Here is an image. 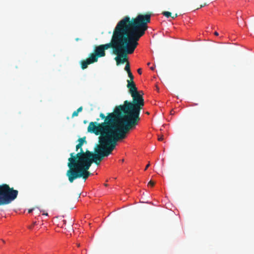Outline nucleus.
<instances>
[{"instance_id":"f257e3e1","label":"nucleus","mask_w":254,"mask_h":254,"mask_svg":"<svg viewBox=\"0 0 254 254\" xmlns=\"http://www.w3.org/2000/svg\"><path fill=\"white\" fill-rule=\"evenodd\" d=\"M151 15L149 12L140 14L132 19L125 16L116 25L111 42L96 47L94 52L91 53L88 58L81 61V68L85 69L88 65L97 62L99 58L105 56V51L111 48L117 55L115 58L117 65L126 63L127 55L133 53L138 44V41L148 29L147 23L150 22Z\"/></svg>"},{"instance_id":"f03ea898","label":"nucleus","mask_w":254,"mask_h":254,"mask_svg":"<svg viewBox=\"0 0 254 254\" xmlns=\"http://www.w3.org/2000/svg\"><path fill=\"white\" fill-rule=\"evenodd\" d=\"M144 105L130 103L126 100L123 105L116 107L113 112L107 113L106 116L101 113L99 116L104 122L101 124L97 122V125L117 141L125 139L127 134L138 125L140 112Z\"/></svg>"},{"instance_id":"7ed1b4c3","label":"nucleus","mask_w":254,"mask_h":254,"mask_svg":"<svg viewBox=\"0 0 254 254\" xmlns=\"http://www.w3.org/2000/svg\"><path fill=\"white\" fill-rule=\"evenodd\" d=\"M70 156L67 163L69 169L66 173L69 182L72 183L75 180L80 178H82L85 181L91 175L88 171L90 167L89 166V164L85 163L73 152L71 153Z\"/></svg>"},{"instance_id":"20e7f679","label":"nucleus","mask_w":254,"mask_h":254,"mask_svg":"<svg viewBox=\"0 0 254 254\" xmlns=\"http://www.w3.org/2000/svg\"><path fill=\"white\" fill-rule=\"evenodd\" d=\"M87 131L97 135H100L99 137V144L97 145V147L105 157H107L112 153L116 147L118 141L105 131L100 129L97 125V122H90L87 127Z\"/></svg>"},{"instance_id":"39448f33","label":"nucleus","mask_w":254,"mask_h":254,"mask_svg":"<svg viewBox=\"0 0 254 254\" xmlns=\"http://www.w3.org/2000/svg\"><path fill=\"white\" fill-rule=\"evenodd\" d=\"M18 190L10 188L8 185H0V206L10 203L17 197Z\"/></svg>"},{"instance_id":"423d86ee","label":"nucleus","mask_w":254,"mask_h":254,"mask_svg":"<svg viewBox=\"0 0 254 254\" xmlns=\"http://www.w3.org/2000/svg\"><path fill=\"white\" fill-rule=\"evenodd\" d=\"M127 73L129 79L127 80V87L128 89L129 93L132 98V100L131 102L130 101V103L144 105V99L142 95L138 92L135 83L133 81L134 76L133 74L131 72Z\"/></svg>"},{"instance_id":"0eeeda50","label":"nucleus","mask_w":254,"mask_h":254,"mask_svg":"<svg viewBox=\"0 0 254 254\" xmlns=\"http://www.w3.org/2000/svg\"><path fill=\"white\" fill-rule=\"evenodd\" d=\"M85 155L87 157H89L90 158L92 157L93 159H95L100 162H101L105 157L103 153L97 146L94 149V153L89 150H86L85 152Z\"/></svg>"},{"instance_id":"6e6552de","label":"nucleus","mask_w":254,"mask_h":254,"mask_svg":"<svg viewBox=\"0 0 254 254\" xmlns=\"http://www.w3.org/2000/svg\"><path fill=\"white\" fill-rule=\"evenodd\" d=\"M77 155V157H79L81 160H83V161L86 164H89V167L91 166L92 163H95L97 165H99L101 162L97 161V160L93 159L92 157H87L85 155V152H83L82 150H81V152H78L77 154H75Z\"/></svg>"},{"instance_id":"1a4fd4ad","label":"nucleus","mask_w":254,"mask_h":254,"mask_svg":"<svg viewBox=\"0 0 254 254\" xmlns=\"http://www.w3.org/2000/svg\"><path fill=\"white\" fill-rule=\"evenodd\" d=\"M126 62H127V64L125 67V70L127 71V73L131 72L129 62H127V60Z\"/></svg>"},{"instance_id":"9d476101","label":"nucleus","mask_w":254,"mask_h":254,"mask_svg":"<svg viewBox=\"0 0 254 254\" xmlns=\"http://www.w3.org/2000/svg\"><path fill=\"white\" fill-rule=\"evenodd\" d=\"M78 143L81 144L82 145L84 143H86L85 137L80 138L78 139Z\"/></svg>"},{"instance_id":"9b49d317","label":"nucleus","mask_w":254,"mask_h":254,"mask_svg":"<svg viewBox=\"0 0 254 254\" xmlns=\"http://www.w3.org/2000/svg\"><path fill=\"white\" fill-rule=\"evenodd\" d=\"M82 145H82V144H79V143H78V144H77V145H76V151H78V150L79 149H80V151H79V152H81V150H82L83 152H85L83 150V149H82Z\"/></svg>"},{"instance_id":"f8f14e48","label":"nucleus","mask_w":254,"mask_h":254,"mask_svg":"<svg viewBox=\"0 0 254 254\" xmlns=\"http://www.w3.org/2000/svg\"><path fill=\"white\" fill-rule=\"evenodd\" d=\"M162 14L167 18L171 16V12L169 11H164L162 12Z\"/></svg>"},{"instance_id":"ddd939ff","label":"nucleus","mask_w":254,"mask_h":254,"mask_svg":"<svg viewBox=\"0 0 254 254\" xmlns=\"http://www.w3.org/2000/svg\"><path fill=\"white\" fill-rule=\"evenodd\" d=\"M155 185V182L152 181H150L148 183V186H151V187H153Z\"/></svg>"},{"instance_id":"4468645a","label":"nucleus","mask_w":254,"mask_h":254,"mask_svg":"<svg viewBox=\"0 0 254 254\" xmlns=\"http://www.w3.org/2000/svg\"><path fill=\"white\" fill-rule=\"evenodd\" d=\"M78 115V113L77 112V111H75L73 112L72 114V117L77 116Z\"/></svg>"},{"instance_id":"2eb2a0df","label":"nucleus","mask_w":254,"mask_h":254,"mask_svg":"<svg viewBox=\"0 0 254 254\" xmlns=\"http://www.w3.org/2000/svg\"><path fill=\"white\" fill-rule=\"evenodd\" d=\"M82 110V107H80L79 108H78L77 109V110L76 111L79 113V112H81Z\"/></svg>"},{"instance_id":"dca6fc26","label":"nucleus","mask_w":254,"mask_h":254,"mask_svg":"<svg viewBox=\"0 0 254 254\" xmlns=\"http://www.w3.org/2000/svg\"><path fill=\"white\" fill-rule=\"evenodd\" d=\"M137 72L138 73V74H141V73H142V69L141 68H138L137 69Z\"/></svg>"},{"instance_id":"f3484780","label":"nucleus","mask_w":254,"mask_h":254,"mask_svg":"<svg viewBox=\"0 0 254 254\" xmlns=\"http://www.w3.org/2000/svg\"><path fill=\"white\" fill-rule=\"evenodd\" d=\"M158 139L159 141H162L163 140V136H159Z\"/></svg>"},{"instance_id":"a211bd4d","label":"nucleus","mask_w":254,"mask_h":254,"mask_svg":"<svg viewBox=\"0 0 254 254\" xmlns=\"http://www.w3.org/2000/svg\"><path fill=\"white\" fill-rule=\"evenodd\" d=\"M150 163L149 162L148 164L146 166L144 170H146L147 169V168L150 166Z\"/></svg>"},{"instance_id":"6ab92c4d","label":"nucleus","mask_w":254,"mask_h":254,"mask_svg":"<svg viewBox=\"0 0 254 254\" xmlns=\"http://www.w3.org/2000/svg\"><path fill=\"white\" fill-rule=\"evenodd\" d=\"M138 92L140 95H142V97L143 98V94H143V91H138Z\"/></svg>"},{"instance_id":"aec40b11","label":"nucleus","mask_w":254,"mask_h":254,"mask_svg":"<svg viewBox=\"0 0 254 254\" xmlns=\"http://www.w3.org/2000/svg\"><path fill=\"white\" fill-rule=\"evenodd\" d=\"M177 16H178L177 14H175V15H174V16H172V18L173 19H174V18H175L176 17H177Z\"/></svg>"},{"instance_id":"412c9836","label":"nucleus","mask_w":254,"mask_h":254,"mask_svg":"<svg viewBox=\"0 0 254 254\" xmlns=\"http://www.w3.org/2000/svg\"><path fill=\"white\" fill-rule=\"evenodd\" d=\"M33 210V209H30L28 210V213H31L32 212V211Z\"/></svg>"},{"instance_id":"4be33fe9","label":"nucleus","mask_w":254,"mask_h":254,"mask_svg":"<svg viewBox=\"0 0 254 254\" xmlns=\"http://www.w3.org/2000/svg\"><path fill=\"white\" fill-rule=\"evenodd\" d=\"M205 5H206V3H204L203 4H201L200 6V8H201V7L204 6Z\"/></svg>"},{"instance_id":"5701e85b","label":"nucleus","mask_w":254,"mask_h":254,"mask_svg":"<svg viewBox=\"0 0 254 254\" xmlns=\"http://www.w3.org/2000/svg\"><path fill=\"white\" fill-rule=\"evenodd\" d=\"M155 69V67L154 66H151L150 67V69L152 70H154Z\"/></svg>"},{"instance_id":"b1692460","label":"nucleus","mask_w":254,"mask_h":254,"mask_svg":"<svg viewBox=\"0 0 254 254\" xmlns=\"http://www.w3.org/2000/svg\"><path fill=\"white\" fill-rule=\"evenodd\" d=\"M214 35H216V36H218L219 35L218 33L217 32H214Z\"/></svg>"},{"instance_id":"393cba45","label":"nucleus","mask_w":254,"mask_h":254,"mask_svg":"<svg viewBox=\"0 0 254 254\" xmlns=\"http://www.w3.org/2000/svg\"><path fill=\"white\" fill-rule=\"evenodd\" d=\"M33 227V225H32L31 226H29L28 228H29V229H32Z\"/></svg>"},{"instance_id":"a878e982","label":"nucleus","mask_w":254,"mask_h":254,"mask_svg":"<svg viewBox=\"0 0 254 254\" xmlns=\"http://www.w3.org/2000/svg\"><path fill=\"white\" fill-rule=\"evenodd\" d=\"M43 215H46V216H48V213H43Z\"/></svg>"},{"instance_id":"bb28decb","label":"nucleus","mask_w":254,"mask_h":254,"mask_svg":"<svg viewBox=\"0 0 254 254\" xmlns=\"http://www.w3.org/2000/svg\"><path fill=\"white\" fill-rule=\"evenodd\" d=\"M145 114H146L147 115H149V113L148 112H146Z\"/></svg>"},{"instance_id":"cd10ccee","label":"nucleus","mask_w":254,"mask_h":254,"mask_svg":"<svg viewBox=\"0 0 254 254\" xmlns=\"http://www.w3.org/2000/svg\"><path fill=\"white\" fill-rule=\"evenodd\" d=\"M77 247H80V244H77Z\"/></svg>"},{"instance_id":"c85d7f7f","label":"nucleus","mask_w":254,"mask_h":254,"mask_svg":"<svg viewBox=\"0 0 254 254\" xmlns=\"http://www.w3.org/2000/svg\"><path fill=\"white\" fill-rule=\"evenodd\" d=\"M36 222H34V223H33V225L34 226V225H36Z\"/></svg>"},{"instance_id":"c756f323","label":"nucleus","mask_w":254,"mask_h":254,"mask_svg":"<svg viewBox=\"0 0 254 254\" xmlns=\"http://www.w3.org/2000/svg\"><path fill=\"white\" fill-rule=\"evenodd\" d=\"M150 63H148L147 64V65H150Z\"/></svg>"},{"instance_id":"7c9ffc66","label":"nucleus","mask_w":254,"mask_h":254,"mask_svg":"<svg viewBox=\"0 0 254 254\" xmlns=\"http://www.w3.org/2000/svg\"><path fill=\"white\" fill-rule=\"evenodd\" d=\"M76 41L79 40V38H76Z\"/></svg>"},{"instance_id":"2f4dec72","label":"nucleus","mask_w":254,"mask_h":254,"mask_svg":"<svg viewBox=\"0 0 254 254\" xmlns=\"http://www.w3.org/2000/svg\"><path fill=\"white\" fill-rule=\"evenodd\" d=\"M124 161V159L122 160V162H123Z\"/></svg>"},{"instance_id":"473e14b6","label":"nucleus","mask_w":254,"mask_h":254,"mask_svg":"<svg viewBox=\"0 0 254 254\" xmlns=\"http://www.w3.org/2000/svg\"><path fill=\"white\" fill-rule=\"evenodd\" d=\"M99 120V119H97V121L98 122Z\"/></svg>"},{"instance_id":"72a5a7b5","label":"nucleus","mask_w":254,"mask_h":254,"mask_svg":"<svg viewBox=\"0 0 254 254\" xmlns=\"http://www.w3.org/2000/svg\"><path fill=\"white\" fill-rule=\"evenodd\" d=\"M104 185H105V186H107V184H105Z\"/></svg>"},{"instance_id":"f704fd0d","label":"nucleus","mask_w":254,"mask_h":254,"mask_svg":"<svg viewBox=\"0 0 254 254\" xmlns=\"http://www.w3.org/2000/svg\"><path fill=\"white\" fill-rule=\"evenodd\" d=\"M171 114H173L172 111L171 112Z\"/></svg>"}]
</instances>
